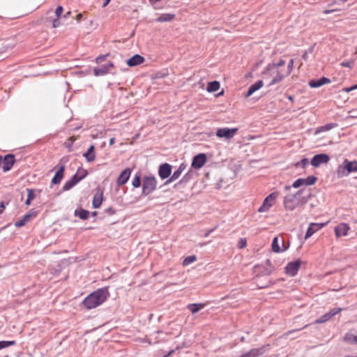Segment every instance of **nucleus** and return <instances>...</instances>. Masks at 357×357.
<instances>
[{
    "mask_svg": "<svg viewBox=\"0 0 357 357\" xmlns=\"http://www.w3.org/2000/svg\"><path fill=\"white\" fill-rule=\"evenodd\" d=\"M109 295L107 288L98 289L86 297L83 303L87 309H93L104 303Z\"/></svg>",
    "mask_w": 357,
    "mask_h": 357,
    "instance_id": "obj_1",
    "label": "nucleus"
},
{
    "mask_svg": "<svg viewBox=\"0 0 357 357\" xmlns=\"http://www.w3.org/2000/svg\"><path fill=\"white\" fill-rule=\"evenodd\" d=\"M301 192V190H298L294 194H288L284 197L283 204L286 210L293 211L300 204Z\"/></svg>",
    "mask_w": 357,
    "mask_h": 357,
    "instance_id": "obj_2",
    "label": "nucleus"
},
{
    "mask_svg": "<svg viewBox=\"0 0 357 357\" xmlns=\"http://www.w3.org/2000/svg\"><path fill=\"white\" fill-rule=\"evenodd\" d=\"M157 181L153 176H146L143 180L142 194L148 195L151 193L156 188Z\"/></svg>",
    "mask_w": 357,
    "mask_h": 357,
    "instance_id": "obj_3",
    "label": "nucleus"
},
{
    "mask_svg": "<svg viewBox=\"0 0 357 357\" xmlns=\"http://www.w3.org/2000/svg\"><path fill=\"white\" fill-rule=\"evenodd\" d=\"M347 171V174L351 172H357V161H349L348 160H344L343 164L340 165L337 170V174L339 176H343L344 174V171Z\"/></svg>",
    "mask_w": 357,
    "mask_h": 357,
    "instance_id": "obj_4",
    "label": "nucleus"
},
{
    "mask_svg": "<svg viewBox=\"0 0 357 357\" xmlns=\"http://www.w3.org/2000/svg\"><path fill=\"white\" fill-rule=\"evenodd\" d=\"M278 197V192H273L270 194L268 197L265 198L263 204L260 206L258 211L260 213L267 211L273 205L274 201L277 199Z\"/></svg>",
    "mask_w": 357,
    "mask_h": 357,
    "instance_id": "obj_5",
    "label": "nucleus"
},
{
    "mask_svg": "<svg viewBox=\"0 0 357 357\" xmlns=\"http://www.w3.org/2000/svg\"><path fill=\"white\" fill-rule=\"evenodd\" d=\"M330 160L329 156L325 153L315 155L311 160V165L314 167H318L321 165L327 164Z\"/></svg>",
    "mask_w": 357,
    "mask_h": 357,
    "instance_id": "obj_6",
    "label": "nucleus"
},
{
    "mask_svg": "<svg viewBox=\"0 0 357 357\" xmlns=\"http://www.w3.org/2000/svg\"><path fill=\"white\" fill-rule=\"evenodd\" d=\"M237 131V128H219L216 132V136L220 138L225 137L226 139H231L234 137Z\"/></svg>",
    "mask_w": 357,
    "mask_h": 357,
    "instance_id": "obj_7",
    "label": "nucleus"
},
{
    "mask_svg": "<svg viewBox=\"0 0 357 357\" xmlns=\"http://www.w3.org/2000/svg\"><path fill=\"white\" fill-rule=\"evenodd\" d=\"M342 310L341 307H335L332 310H331L328 312L324 314L321 317H320L319 319H317L314 323L315 324H323L326 322L327 321L330 320L333 316L338 314Z\"/></svg>",
    "mask_w": 357,
    "mask_h": 357,
    "instance_id": "obj_8",
    "label": "nucleus"
},
{
    "mask_svg": "<svg viewBox=\"0 0 357 357\" xmlns=\"http://www.w3.org/2000/svg\"><path fill=\"white\" fill-rule=\"evenodd\" d=\"M301 261L300 260L289 262L285 268L287 274L290 276L296 275L301 266Z\"/></svg>",
    "mask_w": 357,
    "mask_h": 357,
    "instance_id": "obj_9",
    "label": "nucleus"
},
{
    "mask_svg": "<svg viewBox=\"0 0 357 357\" xmlns=\"http://www.w3.org/2000/svg\"><path fill=\"white\" fill-rule=\"evenodd\" d=\"M206 162V156L204 153H199L193 158L192 167L195 169H199L204 166Z\"/></svg>",
    "mask_w": 357,
    "mask_h": 357,
    "instance_id": "obj_10",
    "label": "nucleus"
},
{
    "mask_svg": "<svg viewBox=\"0 0 357 357\" xmlns=\"http://www.w3.org/2000/svg\"><path fill=\"white\" fill-rule=\"evenodd\" d=\"M326 225V223H314V222L310 223V225L306 231L305 238L307 239V238H310L316 231H317L319 229H321V228H323Z\"/></svg>",
    "mask_w": 357,
    "mask_h": 357,
    "instance_id": "obj_11",
    "label": "nucleus"
},
{
    "mask_svg": "<svg viewBox=\"0 0 357 357\" xmlns=\"http://www.w3.org/2000/svg\"><path fill=\"white\" fill-rule=\"evenodd\" d=\"M114 67V64L112 62H109L105 65H102L100 68H95L93 69V73L96 76H101L109 73Z\"/></svg>",
    "mask_w": 357,
    "mask_h": 357,
    "instance_id": "obj_12",
    "label": "nucleus"
},
{
    "mask_svg": "<svg viewBox=\"0 0 357 357\" xmlns=\"http://www.w3.org/2000/svg\"><path fill=\"white\" fill-rule=\"evenodd\" d=\"M172 172V167L168 163H164L159 167L158 174L162 179L168 178Z\"/></svg>",
    "mask_w": 357,
    "mask_h": 357,
    "instance_id": "obj_13",
    "label": "nucleus"
},
{
    "mask_svg": "<svg viewBox=\"0 0 357 357\" xmlns=\"http://www.w3.org/2000/svg\"><path fill=\"white\" fill-rule=\"evenodd\" d=\"M349 226L346 223H341L335 227V234L337 237L345 236L347 235Z\"/></svg>",
    "mask_w": 357,
    "mask_h": 357,
    "instance_id": "obj_14",
    "label": "nucleus"
},
{
    "mask_svg": "<svg viewBox=\"0 0 357 357\" xmlns=\"http://www.w3.org/2000/svg\"><path fill=\"white\" fill-rule=\"evenodd\" d=\"M15 157L13 155L8 154L4 157L3 160V172L9 171L15 163Z\"/></svg>",
    "mask_w": 357,
    "mask_h": 357,
    "instance_id": "obj_15",
    "label": "nucleus"
},
{
    "mask_svg": "<svg viewBox=\"0 0 357 357\" xmlns=\"http://www.w3.org/2000/svg\"><path fill=\"white\" fill-rule=\"evenodd\" d=\"M130 169L127 168L125 170H123L119 175V178H118V180H117V183L119 185H124L127 181L130 178Z\"/></svg>",
    "mask_w": 357,
    "mask_h": 357,
    "instance_id": "obj_16",
    "label": "nucleus"
},
{
    "mask_svg": "<svg viewBox=\"0 0 357 357\" xmlns=\"http://www.w3.org/2000/svg\"><path fill=\"white\" fill-rule=\"evenodd\" d=\"M273 71V74H274V77L273 78V79L269 83V86H272L280 81H282L283 79V78L284 77H287L289 75H286V72L285 73H282L281 71H279L278 70H276L275 71Z\"/></svg>",
    "mask_w": 357,
    "mask_h": 357,
    "instance_id": "obj_17",
    "label": "nucleus"
},
{
    "mask_svg": "<svg viewBox=\"0 0 357 357\" xmlns=\"http://www.w3.org/2000/svg\"><path fill=\"white\" fill-rule=\"evenodd\" d=\"M185 165L181 164L179 167L173 173L169 179L166 181L165 184L169 183L178 179L181 176L182 172L185 169Z\"/></svg>",
    "mask_w": 357,
    "mask_h": 357,
    "instance_id": "obj_18",
    "label": "nucleus"
},
{
    "mask_svg": "<svg viewBox=\"0 0 357 357\" xmlns=\"http://www.w3.org/2000/svg\"><path fill=\"white\" fill-rule=\"evenodd\" d=\"M331 82V80L326 77H321L319 79L315 80L312 79L309 82V85L312 88H318L323 86L325 84H328Z\"/></svg>",
    "mask_w": 357,
    "mask_h": 357,
    "instance_id": "obj_19",
    "label": "nucleus"
},
{
    "mask_svg": "<svg viewBox=\"0 0 357 357\" xmlns=\"http://www.w3.org/2000/svg\"><path fill=\"white\" fill-rule=\"evenodd\" d=\"M65 170V166L61 165L59 169L56 171L54 176L52 179V183L53 184H59L61 181L63 177V173Z\"/></svg>",
    "mask_w": 357,
    "mask_h": 357,
    "instance_id": "obj_20",
    "label": "nucleus"
},
{
    "mask_svg": "<svg viewBox=\"0 0 357 357\" xmlns=\"http://www.w3.org/2000/svg\"><path fill=\"white\" fill-rule=\"evenodd\" d=\"M144 59L139 54H135L127 60V64L129 66H136L144 61Z\"/></svg>",
    "mask_w": 357,
    "mask_h": 357,
    "instance_id": "obj_21",
    "label": "nucleus"
},
{
    "mask_svg": "<svg viewBox=\"0 0 357 357\" xmlns=\"http://www.w3.org/2000/svg\"><path fill=\"white\" fill-rule=\"evenodd\" d=\"M263 86V82L262 80H259L255 84H252L245 95V97H249L252 96L255 91L260 89Z\"/></svg>",
    "mask_w": 357,
    "mask_h": 357,
    "instance_id": "obj_22",
    "label": "nucleus"
},
{
    "mask_svg": "<svg viewBox=\"0 0 357 357\" xmlns=\"http://www.w3.org/2000/svg\"><path fill=\"white\" fill-rule=\"evenodd\" d=\"M282 248H280L278 244V237L274 238V239L273 240V242H272V245H271L272 250L273 252H284L287 249V248L284 246L283 239L282 240Z\"/></svg>",
    "mask_w": 357,
    "mask_h": 357,
    "instance_id": "obj_23",
    "label": "nucleus"
},
{
    "mask_svg": "<svg viewBox=\"0 0 357 357\" xmlns=\"http://www.w3.org/2000/svg\"><path fill=\"white\" fill-rule=\"evenodd\" d=\"M94 151L95 146L93 145H91L88 151L83 154V156L86 158L87 162H91L96 159Z\"/></svg>",
    "mask_w": 357,
    "mask_h": 357,
    "instance_id": "obj_24",
    "label": "nucleus"
},
{
    "mask_svg": "<svg viewBox=\"0 0 357 357\" xmlns=\"http://www.w3.org/2000/svg\"><path fill=\"white\" fill-rule=\"evenodd\" d=\"M204 303H191L187 305V308L192 313L195 314L205 307Z\"/></svg>",
    "mask_w": 357,
    "mask_h": 357,
    "instance_id": "obj_25",
    "label": "nucleus"
},
{
    "mask_svg": "<svg viewBox=\"0 0 357 357\" xmlns=\"http://www.w3.org/2000/svg\"><path fill=\"white\" fill-rule=\"evenodd\" d=\"M175 17L174 14L172 13H164L160 15L157 19L156 21L158 22H165L172 21Z\"/></svg>",
    "mask_w": 357,
    "mask_h": 357,
    "instance_id": "obj_26",
    "label": "nucleus"
},
{
    "mask_svg": "<svg viewBox=\"0 0 357 357\" xmlns=\"http://www.w3.org/2000/svg\"><path fill=\"white\" fill-rule=\"evenodd\" d=\"M220 84L218 81L211 82L208 84L206 90L208 92H215L220 89Z\"/></svg>",
    "mask_w": 357,
    "mask_h": 357,
    "instance_id": "obj_27",
    "label": "nucleus"
},
{
    "mask_svg": "<svg viewBox=\"0 0 357 357\" xmlns=\"http://www.w3.org/2000/svg\"><path fill=\"white\" fill-rule=\"evenodd\" d=\"M344 340L349 344H357V335L352 333H346L344 337Z\"/></svg>",
    "mask_w": 357,
    "mask_h": 357,
    "instance_id": "obj_28",
    "label": "nucleus"
},
{
    "mask_svg": "<svg viewBox=\"0 0 357 357\" xmlns=\"http://www.w3.org/2000/svg\"><path fill=\"white\" fill-rule=\"evenodd\" d=\"M285 64V61L282 59H280L278 63H273L272 65L269 64L268 66H267V67L266 68V70L264 72V74H266V72L268 71H272L274 70L275 68H279V67H281L282 66H284Z\"/></svg>",
    "mask_w": 357,
    "mask_h": 357,
    "instance_id": "obj_29",
    "label": "nucleus"
},
{
    "mask_svg": "<svg viewBox=\"0 0 357 357\" xmlns=\"http://www.w3.org/2000/svg\"><path fill=\"white\" fill-rule=\"evenodd\" d=\"M337 126V124L336 123H328V124H326L324 126H321L319 128H318L316 131H315V134H318L321 132H325V131H328L330 130H331L332 128H335Z\"/></svg>",
    "mask_w": 357,
    "mask_h": 357,
    "instance_id": "obj_30",
    "label": "nucleus"
},
{
    "mask_svg": "<svg viewBox=\"0 0 357 357\" xmlns=\"http://www.w3.org/2000/svg\"><path fill=\"white\" fill-rule=\"evenodd\" d=\"M75 214L82 220H86L89 216V212L84 209H80L79 211L76 210Z\"/></svg>",
    "mask_w": 357,
    "mask_h": 357,
    "instance_id": "obj_31",
    "label": "nucleus"
},
{
    "mask_svg": "<svg viewBox=\"0 0 357 357\" xmlns=\"http://www.w3.org/2000/svg\"><path fill=\"white\" fill-rule=\"evenodd\" d=\"M102 194L98 195H95L94 197H93V206L94 208H98L100 206L101 204H102Z\"/></svg>",
    "mask_w": 357,
    "mask_h": 357,
    "instance_id": "obj_32",
    "label": "nucleus"
},
{
    "mask_svg": "<svg viewBox=\"0 0 357 357\" xmlns=\"http://www.w3.org/2000/svg\"><path fill=\"white\" fill-rule=\"evenodd\" d=\"M31 216V214H26L25 215L22 219L17 221L15 223V225L17 227H21L22 226H24L30 219Z\"/></svg>",
    "mask_w": 357,
    "mask_h": 357,
    "instance_id": "obj_33",
    "label": "nucleus"
},
{
    "mask_svg": "<svg viewBox=\"0 0 357 357\" xmlns=\"http://www.w3.org/2000/svg\"><path fill=\"white\" fill-rule=\"evenodd\" d=\"M27 191V199L25 202V204L29 206L31 204V202L34 199L35 194L34 191L32 189H26Z\"/></svg>",
    "mask_w": 357,
    "mask_h": 357,
    "instance_id": "obj_34",
    "label": "nucleus"
},
{
    "mask_svg": "<svg viewBox=\"0 0 357 357\" xmlns=\"http://www.w3.org/2000/svg\"><path fill=\"white\" fill-rule=\"evenodd\" d=\"M197 259V257L195 255H190L185 258V259L183 261V266H188L189 264L195 262Z\"/></svg>",
    "mask_w": 357,
    "mask_h": 357,
    "instance_id": "obj_35",
    "label": "nucleus"
},
{
    "mask_svg": "<svg viewBox=\"0 0 357 357\" xmlns=\"http://www.w3.org/2000/svg\"><path fill=\"white\" fill-rule=\"evenodd\" d=\"M317 181V178L314 176H310L306 178H304V184L305 185H312L314 184Z\"/></svg>",
    "mask_w": 357,
    "mask_h": 357,
    "instance_id": "obj_36",
    "label": "nucleus"
},
{
    "mask_svg": "<svg viewBox=\"0 0 357 357\" xmlns=\"http://www.w3.org/2000/svg\"><path fill=\"white\" fill-rule=\"evenodd\" d=\"M132 185L134 188H139L141 185V178L140 175L137 174L135 176V178H133L132 181Z\"/></svg>",
    "mask_w": 357,
    "mask_h": 357,
    "instance_id": "obj_37",
    "label": "nucleus"
},
{
    "mask_svg": "<svg viewBox=\"0 0 357 357\" xmlns=\"http://www.w3.org/2000/svg\"><path fill=\"white\" fill-rule=\"evenodd\" d=\"M15 344V341H0V350Z\"/></svg>",
    "mask_w": 357,
    "mask_h": 357,
    "instance_id": "obj_38",
    "label": "nucleus"
},
{
    "mask_svg": "<svg viewBox=\"0 0 357 357\" xmlns=\"http://www.w3.org/2000/svg\"><path fill=\"white\" fill-rule=\"evenodd\" d=\"M75 174L79 176L81 178V179H83L84 178H85L86 176V175L88 174V172L86 169L79 168L77 169V173Z\"/></svg>",
    "mask_w": 357,
    "mask_h": 357,
    "instance_id": "obj_39",
    "label": "nucleus"
},
{
    "mask_svg": "<svg viewBox=\"0 0 357 357\" xmlns=\"http://www.w3.org/2000/svg\"><path fill=\"white\" fill-rule=\"evenodd\" d=\"M302 185H305L304 178H298L292 184V187L294 188H298Z\"/></svg>",
    "mask_w": 357,
    "mask_h": 357,
    "instance_id": "obj_40",
    "label": "nucleus"
},
{
    "mask_svg": "<svg viewBox=\"0 0 357 357\" xmlns=\"http://www.w3.org/2000/svg\"><path fill=\"white\" fill-rule=\"evenodd\" d=\"M74 183L73 182H71L70 180H68L67 181L65 184L63 185V190L64 191H67V190H69L70 189H71L73 186H74Z\"/></svg>",
    "mask_w": 357,
    "mask_h": 357,
    "instance_id": "obj_41",
    "label": "nucleus"
},
{
    "mask_svg": "<svg viewBox=\"0 0 357 357\" xmlns=\"http://www.w3.org/2000/svg\"><path fill=\"white\" fill-rule=\"evenodd\" d=\"M294 67V60L291 59L287 65V70L286 71V75H289L293 70Z\"/></svg>",
    "mask_w": 357,
    "mask_h": 357,
    "instance_id": "obj_42",
    "label": "nucleus"
},
{
    "mask_svg": "<svg viewBox=\"0 0 357 357\" xmlns=\"http://www.w3.org/2000/svg\"><path fill=\"white\" fill-rule=\"evenodd\" d=\"M354 61H343L340 63L341 66L342 67H345V68H351L353 67V65H354Z\"/></svg>",
    "mask_w": 357,
    "mask_h": 357,
    "instance_id": "obj_43",
    "label": "nucleus"
},
{
    "mask_svg": "<svg viewBox=\"0 0 357 357\" xmlns=\"http://www.w3.org/2000/svg\"><path fill=\"white\" fill-rule=\"evenodd\" d=\"M309 164V161H308V159L307 158H303L302 159L300 162H297L296 164V166H299V165H301L303 167H305L306 165H307Z\"/></svg>",
    "mask_w": 357,
    "mask_h": 357,
    "instance_id": "obj_44",
    "label": "nucleus"
},
{
    "mask_svg": "<svg viewBox=\"0 0 357 357\" xmlns=\"http://www.w3.org/2000/svg\"><path fill=\"white\" fill-rule=\"evenodd\" d=\"M63 11V7L61 6H59L55 10V14H56V17L59 18L61 17Z\"/></svg>",
    "mask_w": 357,
    "mask_h": 357,
    "instance_id": "obj_45",
    "label": "nucleus"
},
{
    "mask_svg": "<svg viewBox=\"0 0 357 357\" xmlns=\"http://www.w3.org/2000/svg\"><path fill=\"white\" fill-rule=\"evenodd\" d=\"M70 181H71V182H73V183H74V185H76L79 181H80L82 179H81V178H80L79 176H77V175L75 174V175H73V176L71 177V178H70Z\"/></svg>",
    "mask_w": 357,
    "mask_h": 357,
    "instance_id": "obj_46",
    "label": "nucleus"
},
{
    "mask_svg": "<svg viewBox=\"0 0 357 357\" xmlns=\"http://www.w3.org/2000/svg\"><path fill=\"white\" fill-rule=\"evenodd\" d=\"M247 245L246 239L245 238H241L238 243V248L242 249L245 248Z\"/></svg>",
    "mask_w": 357,
    "mask_h": 357,
    "instance_id": "obj_47",
    "label": "nucleus"
},
{
    "mask_svg": "<svg viewBox=\"0 0 357 357\" xmlns=\"http://www.w3.org/2000/svg\"><path fill=\"white\" fill-rule=\"evenodd\" d=\"M60 24H61V22L59 21V18L56 17V19L53 20V23H52L53 27H54V28L59 27L60 26Z\"/></svg>",
    "mask_w": 357,
    "mask_h": 357,
    "instance_id": "obj_48",
    "label": "nucleus"
},
{
    "mask_svg": "<svg viewBox=\"0 0 357 357\" xmlns=\"http://www.w3.org/2000/svg\"><path fill=\"white\" fill-rule=\"evenodd\" d=\"M356 89H357V84L356 85H354V86H351V87L345 88L343 90L345 92L349 93V92H350L351 91H354V90H356Z\"/></svg>",
    "mask_w": 357,
    "mask_h": 357,
    "instance_id": "obj_49",
    "label": "nucleus"
},
{
    "mask_svg": "<svg viewBox=\"0 0 357 357\" xmlns=\"http://www.w3.org/2000/svg\"><path fill=\"white\" fill-rule=\"evenodd\" d=\"M105 211L109 215H113L115 213V211L112 207L107 208Z\"/></svg>",
    "mask_w": 357,
    "mask_h": 357,
    "instance_id": "obj_50",
    "label": "nucleus"
},
{
    "mask_svg": "<svg viewBox=\"0 0 357 357\" xmlns=\"http://www.w3.org/2000/svg\"><path fill=\"white\" fill-rule=\"evenodd\" d=\"M337 10H339L338 9L325 10L324 11V14H330V13H334V12L337 11Z\"/></svg>",
    "mask_w": 357,
    "mask_h": 357,
    "instance_id": "obj_51",
    "label": "nucleus"
},
{
    "mask_svg": "<svg viewBox=\"0 0 357 357\" xmlns=\"http://www.w3.org/2000/svg\"><path fill=\"white\" fill-rule=\"evenodd\" d=\"M214 230H215V229H211L208 230V231L206 232V234H204V236L208 237L210 235V234L211 232H213Z\"/></svg>",
    "mask_w": 357,
    "mask_h": 357,
    "instance_id": "obj_52",
    "label": "nucleus"
},
{
    "mask_svg": "<svg viewBox=\"0 0 357 357\" xmlns=\"http://www.w3.org/2000/svg\"><path fill=\"white\" fill-rule=\"evenodd\" d=\"M313 50H314V45L311 46L306 52H307V54H311V53H312Z\"/></svg>",
    "mask_w": 357,
    "mask_h": 357,
    "instance_id": "obj_53",
    "label": "nucleus"
},
{
    "mask_svg": "<svg viewBox=\"0 0 357 357\" xmlns=\"http://www.w3.org/2000/svg\"><path fill=\"white\" fill-rule=\"evenodd\" d=\"M0 208H1V210H0V213L2 212V211L5 208V206H4V203L3 202H1L0 204Z\"/></svg>",
    "mask_w": 357,
    "mask_h": 357,
    "instance_id": "obj_54",
    "label": "nucleus"
},
{
    "mask_svg": "<svg viewBox=\"0 0 357 357\" xmlns=\"http://www.w3.org/2000/svg\"><path fill=\"white\" fill-rule=\"evenodd\" d=\"M82 17V14L79 13L76 16V20L79 21Z\"/></svg>",
    "mask_w": 357,
    "mask_h": 357,
    "instance_id": "obj_55",
    "label": "nucleus"
},
{
    "mask_svg": "<svg viewBox=\"0 0 357 357\" xmlns=\"http://www.w3.org/2000/svg\"><path fill=\"white\" fill-rule=\"evenodd\" d=\"M114 142H115V138L114 137L111 138L109 140V145L110 146L113 145L114 144Z\"/></svg>",
    "mask_w": 357,
    "mask_h": 357,
    "instance_id": "obj_56",
    "label": "nucleus"
},
{
    "mask_svg": "<svg viewBox=\"0 0 357 357\" xmlns=\"http://www.w3.org/2000/svg\"><path fill=\"white\" fill-rule=\"evenodd\" d=\"M110 1L111 0H105V2L103 3V5H102V7L107 6L109 4V3L110 2Z\"/></svg>",
    "mask_w": 357,
    "mask_h": 357,
    "instance_id": "obj_57",
    "label": "nucleus"
},
{
    "mask_svg": "<svg viewBox=\"0 0 357 357\" xmlns=\"http://www.w3.org/2000/svg\"><path fill=\"white\" fill-rule=\"evenodd\" d=\"M71 14V12L70 11H68L64 15H63V17L64 18H67Z\"/></svg>",
    "mask_w": 357,
    "mask_h": 357,
    "instance_id": "obj_58",
    "label": "nucleus"
},
{
    "mask_svg": "<svg viewBox=\"0 0 357 357\" xmlns=\"http://www.w3.org/2000/svg\"><path fill=\"white\" fill-rule=\"evenodd\" d=\"M303 58L306 60L307 59V52H305L303 55Z\"/></svg>",
    "mask_w": 357,
    "mask_h": 357,
    "instance_id": "obj_59",
    "label": "nucleus"
},
{
    "mask_svg": "<svg viewBox=\"0 0 357 357\" xmlns=\"http://www.w3.org/2000/svg\"><path fill=\"white\" fill-rule=\"evenodd\" d=\"M290 189H291V186H289V185H285V187H284V190H285L286 191H288V190H289Z\"/></svg>",
    "mask_w": 357,
    "mask_h": 357,
    "instance_id": "obj_60",
    "label": "nucleus"
},
{
    "mask_svg": "<svg viewBox=\"0 0 357 357\" xmlns=\"http://www.w3.org/2000/svg\"><path fill=\"white\" fill-rule=\"evenodd\" d=\"M287 98L291 100V101H293L294 100V97L291 96H288Z\"/></svg>",
    "mask_w": 357,
    "mask_h": 357,
    "instance_id": "obj_61",
    "label": "nucleus"
},
{
    "mask_svg": "<svg viewBox=\"0 0 357 357\" xmlns=\"http://www.w3.org/2000/svg\"><path fill=\"white\" fill-rule=\"evenodd\" d=\"M339 1L342 2V3H344V2L347 1L348 0H339Z\"/></svg>",
    "mask_w": 357,
    "mask_h": 357,
    "instance_id": "obj_62",
    "label": "nucleus"
},
{
    "mask_svg": "<svg viewBox=\"0 0 357 357\" xmlns=\"http://www.w3.org/2000/svg\"><path fill=\"white\" fill-rule=\"evenodd\" d=\"M96 214H97V213H96V211H95V212H93V213H92V215H93V216L96 215Z\"/></svg>",
    "mask_w": 357,
    "mask_h": 357,
    "instance_id": "obj_63",
    "label": "nucleus"
},
{
    "mask_svg": "<svg viewBox=\"0 0 357 357\" xmlns=\"http://www.w3.org/2000/svg\"><path fill=\"white\" fill-rule=\"evenodd\" d=\"M100 59H102V57H98V58H97V61H99V60H100Z\"/></svg>",
    "mask_w": 357,
    "mask_h": 357,
    "instance_id": "obj_64",
    "label": "nucleus"
}]
</instances>
